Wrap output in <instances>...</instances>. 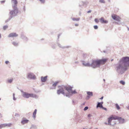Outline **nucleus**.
<instances>
[{
    "label": "nucleus",
    "mask_w": 129,
    "mask_h": 129,
    "mask_svg": "<svg viewBox=\"0 0 129 129\" xmlns=\"http://www.w3.org/2000/svg\"><path fill=\"white\" fill-rule=\"evenodd\" d=\"M108 60L107 58H103L101 59L93 60L92 62L90 65L88 63H83V64L86 66H91L93 68H95L100 66V65L105 64Z\"/></svg>",
    "instance_id": "1"
},
{
    "label": "nucleus",
    "mask_w": 129,
    "mask_h": 129,
    "mask_svg": "<svg viewBox=\"0 0 129 129\" xmlns=\"http://www.w3.org/2000/svg\"><path fill=\"white\" fill-rule=\"evenodd\" d=\"M121 61L123 63V66L120 65L118 67V68L126 70L127 69V67H129V57H123L122 58Z\"/></svg>",
    "instance_id": "2"
},
{
    "label": "nucleus",
    "mask_w": 129,
    "mask_h": 129,
    "mask_svg": "<svg viewBox=\"0 0 129 129\" xmlns=\"http://www.w3.org/2000/svg\"><path fill=\"white\" fill-rule=\"evenodd\" d=\"M108 124L111 125V121L112 120H118L120 122L123 123L124 122V120L123 119L120 117H119L115 115H112L111 116L108 118Z\"/></svg>",
    "instance_id": "3"
},
{
    "label": "nucleus",
    "mask_w": 129,
    "mask_h": 129,
    "mask_svg": "<svg viewBox=\"0 0 129 129\" xmlns=\"http://www.w3.org/2000/svg\"><path fill=\"white\" fill-rule=\"evenodd\" d=\"M65 89H66L69 92L66 93L65 95L67 96H69L73 94H75L77 92L75 90H73L72 87L70 86H64Z\"/></svg>",
    "instance_id": "4"
},
{
    "label": "nucleus",
    "mask_w": 129,
    "mask_h": 129,
    "mask_svg": "<svg viewBox=\"0 0 129 129\" xmlns=\"http://www.w3.org/2000/svg\"><path fill=\"white\" fill-rule=\"evenodd\" d=\"M58 89L57 90V93L58 94H59L61 93L64 95H65L66 93H65L64 86H59L58 87Z\"/></svg>",
    "instance_id": "5"
},
{
    "label": "nucleus",
    "mask_w": 129,
    "mask_h": 129,
    "mask_svg": "<svg viewBox=\"0 0 129 129\" xmlns=\"http://www.w3.org/2000/svg\"><path fill=\"white\" fill-rule=\"evenodd\" d=\"M13 7L14 10L11 11L10 12V14L12 15L15 16L18 13V11L16 6H13Z\"/></svg>",
    "instance_id": "6"
},
{
    "label": "nucleus",
    "mask_w": 129,
    "mask_h": 129,
    "mask_svg": "<svg viewBox=\"0 0 129 129\" xmlns=\"http://www.w3.org/2000/svg\"><path fill=\"white\" fill-rule=\"evenodd\" d=\"M23 96L26 98H28L29 97L36 98L37 96L35 94H29L25 92H24L23 94Z\"/></svg>",
    "instance_id": "7"
},
{
    "label": "nucleus",
    "mask_w": 129,
    "mask_h": 129,
    "mask_svg": "<svg viewBox=\"0 0 129 129\" xmlns=\"http://www.w3.org/2000/svg\"><path fill=\"white\" fill-rule=\"evenodd\" d=\"M112 18L117 21H120V18L117 15L113 14L112 15Z\"/></svg>",
    "instance_id": "8"
},
{
    "label": "nucleus",
    "mask_w": 129,
    "mask_h": 129,
    "mask_svg": "<svg viewBox=\"0 0 129 129\" xmlns=\"http://www.w3.org/2000/svg\"><path fill=\"white\" fill-rule=\"evenodd\" d=\"M28 77L30 79H35L36 78L35 76L33 73H29L28 74Z\"/></svg>",
    "instance_id": "9"
},
{
    "label": "nucleus",
    "mask_w": 129,
    "mask_h": 129,
    "mask_svg": "<svg viewBox=\"0 0 129 129\" xmlns=\"http://www.w3.org/2000/svg\"><path fill=\"white\" fill-rule=\"evenodd\" d=\"M11 124H1L0 125V129L2 128L5 127L6 126H10Z\"/></svg>",
    "instance_id": "10"
},
{
    "label": "nucleus",
    "mask_w": 129,
    "mask_h": 129,
    "mask_svg": "<svg viewBox=\"0 0 129 129\" xmlns=\"http://www.w3.org/2000/svg\"><path fill=\"white\" fill-rule=\"evenodd\" d=\"M18 35L16 33H12L9 34L8 37H17Z\"/></svg>",
    "instance_id": "11"
},
{
    "label": "nucleus",
    "mask_w": 129,
    "mask_h": 129,
    "mask_svg": "<svg viewBox=\"0 0 129 129\" xmlns=\"http://www.w3.org/2000/svg\"><path fill=\"white\" fill-rule=\"evenodd\" d=\"M100 22L102 23H108V21L107 20H105L104 18L102 17L100 19Z\"/></svg>",
    "instance_id": "12"
},
{
    "label": "nucleus",
    "mask_w": 129,
    "mask_h": 129,
    "mask_svg": "<svg viewBox=\"0 0 129 129\" xmlns=\"http://www.w3.org/2000/svg\"><path fill=\"white\" fill-rule=\"evenodd\" d=\"M47 76H46L44 77H41V79L42 81V82H45L47 79Z\"/></svg>",
    "instance_id": "13"
},
{
    "label": "nucleus",
    "mask_w": 129,
    "mask_h": 129,
    "mask_svg": "<svg viewBox=\"0 0 129 129\" xmlns=\"http://www.w3.org/2000/svg\"><path fill=\"white\" fill-rule=\"evenodd\" d=\"M103 103V102L99 103L97 105V107H99L100 108H103V107L102 105Z\"/></svg>",
    "instance_id": "14"
},
{
    "label": "nucleus",
    "mask_w": 129,
    "mask_h": 129,
    "mask_svg": "<svg viewBox=\"0 0 129 129\" xmlns=\"http://www.w3.org/2000/svg\"><path fill=\"white\" fill-rule=\"evenodd\" d=\"M29 121V120L27 119H24L23 120L21 121V123L23 124H24L27 123Z\"/></svg>",
    "instance_id": "15"
},
{
    "label": "nucleus",
    "mask_w": 129,
    "mask_h": 129,
    "mask_svg": "<svg viewBox=\"0 0 129 129\" xmlns=\"http://www.w3.org/2000/svg\"><path fill=\"white\" fill-rule=\"evenodd\" d=\"M37 112V110L36 109H35L33 113V116L34 118H35L36 117V114Z\"/></svg>",
    "instance_id": "16"
},
{
    "label": "nucleus",
    "mask_w": 129,
    "mask_h": 129,
    "mask_svg": "<svg viewBox=\"0 0 129 129\" xmlns=\"http://www.w3.org/2000/svg\"><path fill=\"white\" fill-rule=\"evenodd\" d=\"M87 94L89 96H92L93 95L92 92H91L88 91L87 92Z\"/></svg>",
    "instance_id": "17"
},
{
    "label": "nucleus",
    "mask_w": 129,
    "mask_h": 129,
    "mask_svg": "<svg viewBox=\"0 0 129 129\" xmlns=\"http://www.w3.org/2000/svg\"><path fill=\"white\" fill-rule=\"evenodd\" d=\"M12 1L13 2V3L14 4V5L13 6H16V7H17V2L16 1V0H12Z\"/></svg>",
    "instance_id": "18"
},
{
    "label": "nucleus",
    "mask_w": 129,
    "mask_h": 129,
    "mask_svg": "<svg viewBox=\"0 0 129 129\" xmlns=\"http://www.w3.org/2000/svg\"><path fill=\"white\" fill-rule=\"evenodd\" d=\"M59 82L58 81L55 82L52 85V86L53 87H55L58 83Z\"/></svg>",
    "instance_id": "19"
},
{
    "label": "nucleus",
    "mask_w": 129,
    "mask_h": 129,
    "mask_svg": "<svg viewBox=\"0 0 129 129\" xmlns=\"http://www.w3.org/2000/svg\"><path fill=\"white\" fill-rule=\"evenodd\" d=\"M80 18H72V19L73 21H79Z\"/></svg>",
    "instance_id": "20"
},
{
    "label": "nucleus",
    "mask_w": 129,
    "mask_h": 129,
    "mask_svg": "<svg viewBox=\"0 0 129 129\" xmlns=\"http://www.w3.org/2000/svg\"><path fill=\"white\" fill-rule=\"evenodd\" d=\"M13 80V79L12 78L10 79H8L7 80V81L8 83H11L12 82Z\"/></svg>",
    "instance_id": "21"
},
{
    "label": "nucleus",
    "mask_w": 129,
    "mask_h": 129,
    "mask_svg": "<svg viewBox=\"0 0 129 129\" xmlns=\"http://www.w3.org/2000/svg\"><path fill=\"white\" fill-rule=\"evenodd\" d=\"M12 44L14 45L15 46H18V43L15 42H13Z\"/></svg>",
    "instance_id": "22"
},
{
    "label": "nucleus",
    "mask_w": 129,
    "mask_h": 129,
    "mask_svg": "<svg viewBox=\"0 0 129 129\" xmlns=\"http://www.w3.org/2000/svg\"><path fill=\"white\" fill-rule=\"evenodd\" d=\"M115 105L116 108L117 110H119L120 109V108L118 104H115Z\"/></svg>",
    "instance_id": "23"
},
{
    "label": "nucleus",
    "mask_w": 129,
    "mask_h": 129,
    "mask_svg": "<svg viewBox=\"0 0 129 129\" xmlns=\"http://www.w3.org/2000/svg\"><path fill=\"white\" fill-rule=\"evenodd\" d=\"M120 84L122 85H124L125 84V82L123 81H120Z\"/></svg>",
    "instance_id": "24"
},
{
    "label": "nucleus",
    "mask_w": 129,
    "mask_h": 129,
    "mask_svg": "<svg viewBox=\"0 0 129 129\" xmlns=\"http://www.w3.org/2000/svg\"><path fill=\"white\" fill-rule=\"evenodd\" d=\"M99 2H100L101 3H105V2L104 0H100Z\"/></svg>",
    "instance_id": "25"
},
{
    "label": "nucleus",
    "mask_w": 129,
    "mask_h": 129,
    "mask_svg": "<svg viewBox=\"0 0 129 129\" xmlns=\"http://www.w3.org/2000/svg\"><path fill=\"white\" fill-rule=\"evenodd\" d=\"M95 22L96 23H98L99 22V20L97 19H95Z\"/></svg>",
    "instance_id": "26"
},
{
    "label": "nucleus",
    "mask_w": 129,
    "mask_h": 129,
    "mask_svg": "<svg viewBox=\"0 0 129 129\" xmlns=\"http://www.w3.org/2000/svg\"><path fill=\"white\" fill-rule=\"evenodd\" d=\"M8 27V26H4L3 27V29L4 30H5L6 29H7Z\"/></svg>",
    "instance_id": "27"
},
{
    "label": "nucleus",
    "mask_w": 129,
    "mask_h": 129,
    "mask_svg": "<svg viewBox=\"0 0 129 129\" xmlns=\"http://www.w3.org/2000/svg\"><path fill=\"white\" fill-rule=\"evenodd\" d=\"M42 3H45V0H39Z\"/></svg>",
    "instance_id": "28"
},
{
    "label": "nucleus",
    "mask_w": 129,
    "mask_h": 129,
    "mask_svg": "<svg viewBox=\"0 0 129 129\" xmlns=\"http://www.w3.org/2000/svg\"><path fill=\"white\" fill-rule=\"evenodd\" d=\"M94 28L95 29H96L98 28V27L96 25H95V26H94Z\"/></svg>",
    "instance_id": "29"
},
{
    "label": "nucleus",
    "mask_w": 129,
    "mask_h": 129,
    "mask_svg": "<svg viewBox=\"0 0 129 129\" xmlns=\"http://www.w3.org/2000/svg\"><path fill=\"white\" fill-rule=\"evenodd\" d=\"M88 108L87 107H85L84 109V110L85 111L87 110Z\"/></svg>",
    "instance_id": "30"
},
{
    "label": "nucleus",
    "mask_w": 129,
    "mask_h": 129,
    "mask_svg": "<svg viewBox=\"0 0 129 129\" xmlns=\"http://www.w3.org/2000/svg\"><path fill=\"white\" fill-rule=\"evenodd\" d=\"M9 62L8 61H6L5 62V63L6 64H8V63H9Z\"/></svg>",
    "instance_id": "31"
},
{
    "label": "nucleus",
    "mask_w": 129,
    "mask_h": 129,
    "mask_svg": "<svg viewBox=\"0 0 129 129\" xmlns=\"http://www.w3.org/2000/svg\"><path fill=\"white\" fill-rule=\"evenodd\" d=\"M91 116H92V115H91V114H88V117H90Z\"/></svg>",
    "instance_id": "32"
},
{
    "label": "nucleus",
    "mask_w": 129,
    "mask_h": 129,
    "mask_svg": "<svg viewBox=\"0 0 129 129\" xmlns=\"http://www.w3.org/2000/svg\"><path fill=\"white\" fill-rule=\"evenodd\" d=\"M75 25L76 26H78V24H75Z\"/></svg>",
    "instance_id": "33"
},
{
    "label": "nucleus",
    "mask_w": 129,
    "mask_h": 129,
    "mask_svg": "<svg viewBox=\"0 0 129 129\" xmlns=\"http://www.w3.org/2000/svg\"><path fill=\"white\" fill-rule=\"evenodd\" d=\"M5 2V1H1L2 3H4Z\"/></svg>",
    "instance_id": "34"
},
{
    "label": "nucleus",
    "mask_w": 129,
    "mask_h": 129,
    "mask_svg": "<svg viewBox=\"0 0 129 129\" xmlns=\"http://www.w3.org/2000/svg\"><path fill=\"white\" fill-rule=\"evenodd\" d=\"M91 10H89V11L87 12L88 13H89L91 12Z\"/></svg>",
    "instance_id": "35"
},
{
    "label": "nucleus",
    "mask_w": 129,
    "mask_h": 129,
    "mask_svg": "<svg viewBox=\"0 0 129 129\" xmlns=\"http://www.w3.org/2000/svg\"><path fill=\"white\" fill-rule=\"evenodd\" d=\"M103 97L102 96L101 98H100V99L102 100L103 99Z\"/></svg>",
    "instance_id": "36"
},
{
    "label": "nucleus",
    "mask_w": 129,
    "mask_h": 129,
    "mask_svg": "<svg viewBox=\"0 0 129 129\" xmlns=\"http://www.w3.org/2000/svg\"><path fill=\"white\" fill-rule=\"evenodd\" d=\"M103 108L106 110H107V109L106 108Z\"/></svg>",
    "instance_id": "37"
},
{
    "label": "nucleus",
    "mask_w": 129,
    "mask_h": 129,
    "mask_svg": "<svg viewBox=\"0 0 129 129\" xmlns=\"http://www.w3.org/2000/svg\"><path fill=\"white\" fill-rule=\"evenodd\" d=\"M127 108L128 109H129V106L127 107Z\"/></svg>",
    "instance_id": "38"
},
{
    "label": "nucleus",
    "mask_w": 129,
    "mask_h": 129,
    "mask_svg": "<svg viewBox=\"0 0 129 129\" xmlns=\"http://www.w3.org/2000/svg\"><path fill=\"white\" fill-rule=\"evenodd\" d=\"M14 100H15V98L14 97Z\"/></svg>",
    "instance_id": "39"
},
{
    "label": "nucleus",
    "mask_w": 129,
    "mask_h": 129,
    "mask_svg": "<svg viewBox=\"0 0 129 129\" xmlns=\"http://www.w3.org/2000/svg\"><path fill=\"white\" fill-rule=\"evenodd\" d=\"M104 81H105V80L104 79Z\"/></svg>",
    "instance_id": "40"
},
{
    "label": "nucleus",
    "mask_w": 129,
    "mask_h": 129,
    "mask_svg": "<svg viewBox=\"0 0 129 129\" xmlns=\"http://www.w3.org/2000/svg\"><path fill=\"white\" fill-rule=\"evenodd\" d=\"M15 13H16V11H15Z\"/></svg>",
    "instance_id": "41"
},
{
    "label": "nucleus",
    "mask_w": 129,
    "mask_h": 129,
    "mask_svg": "<svg viewBox=\"0 0 129 129\" xmlns=\"http://www.w3.org/2000/svg\"><path fill=\"white\" fill-rule=\"evenodd\" d=\"M1 100V98H0V100Z\"/></svg>",
    "instance_id": "42"
}]
</instances>
